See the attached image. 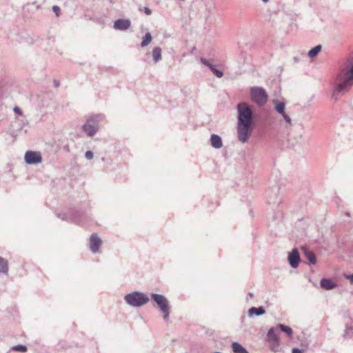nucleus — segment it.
Returning a JSON list of instances; mask_svg holds the SVG:
<instances>
[{"label":"nucleus","mask_w":353,"mask_h":353,"mask_svg":"<svg viewBox=\"0 0 353 353\" xmlns=\"http://www.w3.org/2000/svg\"><path fill=\"white\" fill-rule=\"evenodd\" d=\"M238 117L236 133L239 141L245 143L249 139L254 121V112L250 105L245 103H239L236 106Z\"/></svg>","instance_id":"nucleus-1"},{"label":"nucleus","mask_w":353,"mask_h":353,"mask_svg":"<svg viewBox=\"0 0 353 353\" xmlns=\"http://www.w3.org/2000/svg\"><path fill=\"white\" fill-rule=\"evenodd\" d=\"M103 119V114H95L88 117L81 128L88 137H92L99 130L100 123Z\"/></svg>","instance_id":"nucleus-2"},{"label":"nucleus","mask_w":353,"mask_h":353,"mask_svg":"<svg viewBox=\"0 0 353 353\" xmlns=\"http://www.w3.org/2000/svg\"><path fill=\"white\" fill-rule=\"evenodd\" d=\"M124 300L132 307H140L147 304L150 299L149 297L143 292L134 291L125 295Z\"/></svg>","instance_id":"nucleus-3"},{"label":"nucleus","mask_w":353,"mask_h":353,"mask_svg":"<svg viewBox=\"0 0 353 353\" xmlns=\"http://www.w3.org/2000/svg\"><path fill=\"white\" fill-rule=\"evenodd\" d=\"M251 100L258 105H263L268 101V94L261 87H252L250 89Z\"/></svg>","instance_id":"nucleus-4"},{"label":"nucleus","mask_w":353,"mask_h":353,"mask_svg":"<svg viewBox=\"0 0 353 353\" xmlns=\"http://www.w3.org/2000/svg\"><path fill=\"white\" fill-rule=\"evenodd\" d=\"M58 216L62 220L81 223L85 217L83 212L77 210H70L67 213L58 214Z\"/></svg>","instance_id":"nucleus-5"},{"label":"nucleus","mask_w":353,"mask_h":353,"mask_svg":"<svg viewBox=\"0 0 353 353\" xmlns=\"http://www.w3.org/2000/svg\"><path fill=\"white\" fill-rule=\"evenodd\" d=\"M341 75L339 74L338 79L341 81V82L336 86L332 95V98L334 99L335 101L338 99L337 94L339 93L348 90L353 85L352 82H350L346 79H342Z\"/></svg>","instance_id":"nucleus-6"},{"label":"nucleus","mask_w":353,"mask_h":353,"mask_svg":"<svg viewBox=\"0 0 353 353\" xmlns=\"http://www.w3.org/2000/svg\"><path fill=\"white\" fill-rule=\"evenodd\" d=\"M25 161L29 165L37 164L42 162V157L39 152L30 150L25 154Z\"/></svg>","instance_id":"nucleus-7"},{"label":"nucleus","mask_w":353,"mask_h":353,"mask_svg":"<svg viewBox=\"0 0 353 353\" xmlns=\"http://www.w3.org/2000/svg\"><path fill=\"white\" fill-rule=\"evenodd\" d=\"M151 297L158 305L161 312H165L166 309L169 308L168 301L163 295L152 293Z\"/></svg>","instance_id":"nucleus-8"},{"label":"nucleus","mask_w":353,"mask_h":353,"mask_svg":"<svg viewBox=\"0 0 353 353\" xmlns=\"http://www.w3.org/2000/svg\"><path fill=\"white\" fill-rule=\"evenodd\" d=\"M288 259L292 268H296L299 266L301 258L297 248H294L289 252Z\"/></svg>","instance_id":"nucleus-9"},{"label":"nucleus","mask_w":353,"mask_h":353,"mask_svg":"<svg viewBox=\"0 0 353 353\" xmlns=\"http://www.w3.org/2000/svg\"><path fill=\"white\" fill-rule=\"evenodd\" d=\"M101 239L97 236V234H92L90 238V249L92 252L96 253L101 245Z\"/></svg>","instance_id":"nucleus-10"},{"label":"nucleus","mask_w":353,"mask_h":353,"mask_svg":"<svg viewBox=\"0 0 353 353\" xmlns=\"http://www.w3.org/2000/svg\"><path fill=\"white\" fill-rule=\"evenodd\" d=\"M131 25L130 19H119L114 22L113 28L117 30H126Z\"/></svg>","instance_id":"nucleus-11"},{"label":"nucleus","mask_w":353,"mask_h":353,"mask_svg":"<svg viewBox=\"0 0 353 353\" xmlns=\"http://www.w3.org/2000/svg\"><path fill=\"white\" fill-rule=\"evenodd\" d=\"M201 62L203 65L208 66L218 78H221L223 76V72L221 70L216 69L215 67L212 64H211L206 59L201 58Z\"/></svg>","instance_id":"nucleus-12"},{"label":"nucleus","mask_w":353,"mask_h":353,"mask_svg":"<svg viewBox=\"0 0 353 353\" xmlns=\"http://www.w3.org/2000/svg\"><path fill=\"white\" fill-rule=\"evenodd\" d=\"M211 145L216 149H219L223 146L221 137L216 134H212L210 137Z\"/></svg>","instance_id":"nucleus-13"},{"label":"nucleus","mask_w":353,"mask_h":353,"mask_svg":"<svg viewBox=\"0 0 353 353\" xmlns=\"http://www.w3.org/2000/svg\"><path fill=\"white\" fill-rule=\"evenodd\" d=\"M321 287L326 290H331L336 287V283L330 279H322L320 281Z\"/></svg>","instance_id":"nucleus-14"},{"label":"nucleus","mask_w":353,"mask_h":353,"mask_svg":"<svg viewBox=\"0 0 353 353\" xmlns=\"http://www.w3.org/2000/svg\"><path fill=\"white\" fill-rule=\"evenodd\" d=\"M277 327H271L268 332V337L270 340L272 341L273 343L276 344L278 347L279 343V339L277 334Z\"/></svg>","instance_id":"nucleus-15"},{"label":"nucleus","mask_w":353,"mask_h":353,"mask_svg":"<svg viewBox=\"0 0 353 353\" xmlns=\"http://www.w3.org/2000/svg\"><path fill=\"white\" fill-rule=\"evenodd\" d=\"M265 310L262 306L259 307H252L248 310V316L250 317H252L254 315L259 316L265 314Z\"/></svg>","instance_id":"nucleus-16"},{"label":"nucleus","mask_w":353,"mask_h":353,"mask_svg":"<svg viewBox=\"0 0 353 353\" xmlns=\"http://www.w3.org/2000/svg\"><path fill=\"white\" fill-rule=\"evenodd\" d=\"M152 57L154 63H157L162 59V50L160 47H155L152 50Z\"/></svg>","instance_id":"nucleus-17"},{"label":"nucleus","mask_w":353,"mask_h":353,"mask_svg":"<svg viewBox=\"0 0 353 353\" xmlns=\"http://www.w3.org/2000/svg\"><path fill=\"white\" fill-rule=\"evenodd\" d=\"M305 258L310 261L311 264L316 263V257L313 252L307 250L306 248H303Z\"/></svg>","instance_id":"nucleus-18"},{"label":"nucleus","mask_w":353,"mask_h":353,"mask_svg":"<svg viewBox=\"0 0 353 353\" xmlns=\"http://www.w3.org/2000/svg\"><path fill=\"white\" fill-rule=\"evenodd\" d=\"M232 348L234 353H249L248 351L238 342L232 343Z\"/></svg>","instance_id":"nucleus-19"},{"label":"nucleus","mask_w":353,"mask_h":353,"mask_svg":"<svg viewBox=\"0 0 353 353\" xmlns=\"http://www.w3.org/2000/svg\"><path fill=\"white\" fill-rule=\"evenodd\" d=\"M272 103L275 105L274 109L279 114L285 112V104L283 102H280L277 99H274Z\"/></svg>","instance_id":"nucleus-20"},{"label":"nucleus","mask_w":353,"mask_h":353,"mask_svg":"<svg viewBox=\"0 0 353 353\" xmlns=\"http://www.w3.org/2000/svg\"><path fill=\"white\" fill-rule=\"evenodd\" d=\"M0 272L7 274L8 272V261L3 258L0 256Z\"/></svg>","instance_id":"nucleus-21"},{"label":"nucleus","mask_w":353,"mask_h":353,"mask_svg":"<svg viewBox=\"0 0 353 353\" xmlns=\"http://www.w3.org/2000/svg\"><path fill=\"white\" fill-rule=\"evenodd\" d=\"M152 40V37L150 32H146L141 43V47L144 48L148 46Z\"/></svg>","instance_id":"nucleus-22"},{"label":"nucleus","mask_w":353,"mask_h":353,"mask_svg":"<svg viewBox=\"0 0 353 353\" xmlns=\"http://www.w3.org/2000/svg\"><path fill=\"white\" fill-rule=\"evenodd\" d=\"M277 328H279L282 332H285L288 336H291L293 332L290 327L285 325L283 324H278Z\"/></svg>","instance_id":"nucleus-23"},{"label":"nucleus","mask_w":353,"mask_h":353,"mask_svg":"<svg viewBox=\"0 0 353 353\" xmlns=\"http://www.w3.org/2000/svg\"><path fill=\"white\" fill-rule=\"evenodd\" d=\"M322 46L321 45H317L315 47L312 48L309 52H308V56L311 58H313L316 57L319 52L321 50Z\"/></svg>","instance_id":"nucleus-24"},{"label":"nucleus","mask_w":353,"mask_h":353,"mask_svg":"<svg viewBox=\"0 0 353 353\" xmlns=\"http://www.w3.org/2000/svg\"><path fill=\"white\" fill-rule=\"evenodd\" d=\"M352 334H353V321L350 322V323H347L346 329L345 331V335L346 336H350Z\"/></svg>","instance_id":"nucleus-25"},{"label":"nucleus","mask_w":353,"mask_h":353,"mask_svg":"<svg viewBox=\"0 0 353 353\" xmlns=\"http://www.w3.org/2000/svg\"><path fill=\"white\" fill-rule=\"evenodd\" d=\"M281 115L283 117L284 121L286 123L285 127L286 128L291 127L292 125V119L290 117V116L288 114H286L285 112L281 114Z\"/></svg>","instance_id":"nucleus-26"},{"label":"nucleus","mask_w":353,"mask_h":353,"mask_svg":"<svg viewBox=\"0 0 353 353\" xmlns=\"http://www.w3.org/2000/svg\"><path fill=\"white\" fill-rule=\"evenodd\" d=\"M350 82L353 84V65L351 66L350 70L345 73V78Z\"/></svg>","instance_id":"nucleus-27"},{"label":"nucleus","mask_w":353,"mask_h":353,"mask_svg":"<svg viewBox=\"0 0 353 353\" xmlns=\"http://www.w3.org/2000/svg\"><path fill=\"white\" fill-rule=\"evenodd\" d=\"M12 350L15 351H19L21 352H26L27 351V347L23 345H17L12 347Z\"/></svg>","instance_id":"nucleus-28"},{"label":"nucleus","mask_w":353,"mask_h":353,"mask_svg":"<svg viewBox=\"0 0 353 353\" xmlns=\"http://www.w3.org/2000/svg\"><path fill=\"white\" fill-rule=\"evenodd\" d=\"M52 10L54 11L57 17H59L60 15L61 9L58 6H54L52 7Z\"/></svg>","instance_id":"nucleus-29"},{"label":"nucleus","mask_w":353,"mask_h":353,"mask_svg":"<svg viewBox=\"0 0 353 353\" xmlns=\"http://www.w3.org/2000/svg\"><path fill=\"white\" fill-rule=\"evenodd\" d=\"M94 155H93V152L90 150H88V151H86L85 153V157L88 159V160H90L93 158Z\"/></svg>","instance_id":"nucleus-30"},{"label":"nucleus","mask_w":353,"mask_h":353,"mask_svg":"<svg viewBox=\"0 0 353 353\" xmlns=\"http://www.w3.org/2000/svg\"><path fill=\"white\" fill-rule=\"evenodd\" d=\"M140 11H143L147 15H150L152 14V10L148 7H144L143 8H139Z\"/></svg>","instance_id":"nucleus-31"},{"label":"nucleus","mask_w":353,"mask_h":353,"mask_svg":"<svg viewBox=\"0 0 353 353\" xmlns=\"http://www.w3.org/2000/svg\"><path fill=\"white\" fill-rule=\"evenodd\" d=\"M163 313V319L165 320H168L170 314V307L166 309L165 312H162Z\"/></svg>","instance_id":"nucleus-32"},{"label":"nucleus","mask_w":353,"mask_h":353,"mask_svg":"<svg viewBox=\"0 0 353 353\" xmlns=\"http://www.w3.org/2000/svg\"><path fill=\"white\" fill-rule=\"evenodd\" d=\"M14 112L15 113L19 114V115H22L23 114V112L21 111V110L19 107H17V106L14 108Z\"/></svg>","instance_id":"nucleus-33"},{"label":"nucleus","mask_w":353,"mask_h":353,"mask_svg":"<svg viewBox=\"0 0 353 353\" xmlns=\"http://www.w3.org/2000/svg\"><path fill=\"white\" fill-rule=\"evenodd\" d=\"M345 277L350 281L351 283H353V273L352 274H347Z\"/></svg>","instance_id":"nucleus-34"},{"label":"nucleus","mask_w":353,"mask_h":353,"mask_svg":"<svg viewBox=\"0 0 353 353\" xmlns=\"http://www.w3.org/2000/svg\"><path fill=\"white\" fill-rule=\"evenodd\" d=\"M53 84L55 88H59L60 86V82L57 79L53 80Z\"/></svg>","instance_id":"nucleus-35"},{"label":"nucleus","mask_w":353,"mask_h":353,"mask_svg":"<svg viewBox=\"0 0 353 353\" xmlns=\"http://www.w3.org/2000/svg\"><path fill=\"white\" fill-rule=\"evenodd\" d=\"M292 353H303V351L299 348H293L292 350Z\"/></svg>","instance_id":"nucleus-36"},{"label":"nucleus","mask_w":353,"mask_h":353,"mask_svg":"<svg viewBox=\"0 0 353 353\" xmlns=\"http://www.w3.org/2000/svg\"><path fill=\"white\" fill-rule=\"evenodd\" d=\"M279 347V345H278V347L276 346V344L274 343L272 347V350L274 352L276 351H278V349Z\"/></svg>","instance_id":"nucleus-37"},{"label":"nucleus","mask_w":353,"mask_h":353,"mask_svg":"<svg viewBox=\"0 0 353 353\" xmlns=\"http://www.w3.org/2000/svg\"><path fill=\"white\" fill-rule=\"evenodd\" d=\"M27 123H28V122H27V121H26V120H23V121H21V128H20V129H22V128H23V126H24L25 125H27Z\"/></svg>","instance_id":"nucleus-38"},{"label":"nucleus","mask_w":353,"mask_h":353,"mask_svg":"<svg viewBox=\"0 0 353 353\" xmlns=\"http://www.w3.org/2000/svg\"><path fill=\"white\" fill-rule=\"evenodd\" d=\"M280 202H281V200H279L278 202H276V201H270V203H272L273 205H274V204H276V203H278V204H279Z\"/></svg>","instance_id":"nucleus-39"},{"label":"nucleus","mask_w":353,"mask_h":353,"mask_svg":"<svg viewBox=\"0 0 353 353\" xmlns=\"http://www.w3.org/2000/svg\"><path fill=\"white\" fill-rule=\"evenodd\" d=\"M250 298H252L254 296V294L252 292H249L248 294Z\"/></svg>","instance_id":"nucleus-40"},{"label":"nucleus","mask_w":353,"mask_h":353,"mask_svg":"<svg viewBox=\"0 0 353 353\" xmlns=\"http://www.w3.org/2000/svg\"><path fill=\"white\" fill-rule=\"evenodd\" d=\"M262 1H263V2H264V3H268V2L269 1V0H262Z\"/></svg>","instance_id":"nucleus-41"}]
</instances>
